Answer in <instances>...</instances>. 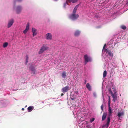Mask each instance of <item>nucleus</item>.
<instances>
[{"label":"nucleus","mask_w":128,"mask_h":128,"mask_svg":"<svg viewBox=\"0 0 128 128\" xmlns=\"http://www.w3.org/2000/svg\"><path fill=\"white\" fill-rule=\"evenodd\" d=\"M84 64H86L88 62H91L92 61V59L91 57L88 56L87 54H86L84 56Z\"/></svg>","instance_id":"nucleus-1"},{"label":"nucleus","mask_w":128,"mask_h":128,"mask_svg":"<svg viewBox=\"0 0 128 128\" xmlns=\"http://www.w3.org/2000/svg\"><path fill=\"white\" fill-rule=\"evenodd\" d=\"M48 49V48L46 45L44 44L41 48L38 53L39 54H41L44 51Z\"/></svg>","instance_id":"nucleus-2"},{"label":"nucleus","mask_w":128,"mask_h":128,"mask_svg":"<svg viewBox=\"0 0 128 128\" xmlns=\"http://www.w3.org/2000/svg\"><path fill=\"white\" fill-rule=\"evenodd\" d=\"M79 17V15L78 14H75L73 13L72 14L70 15L69 18L71 19L75 20L77 19Z\"/></svg>","instance_id":"nucleus-3"},{"label":"nucleus","mask_w":128,"mask_h":128,"mask_svg":"<svg viewBox=\"0 0 128 128\" xmlns=\"http://www.w3.org/2000/svg\"><path fill=\"white\" fill-rule=\"evenodd\" d=\"M107 120L106 123V124L103 125L102 126V128H104V127H106V128H108V126L110 122V118L109 117H108L107 118Z\"/></svg>","instance_id":"nucleus-4"},{"label":"nucleus","mask_w":128,"mask_h":128,"mask_svg":"<svg viewBox=\"0 0 128 128\" xmlns=\"http://www.w3.org/2000/svg\"><path fill=\"white\" fill-rule=\"evenodd\" d=\"M70 89L69 86H68L63 87L62 89V91L63 92H67L68 90Z\"/></svg>","instance_id":"nucleus-5"},{"label":"nucleus","mask_w":128,"mask_h":128,"mask_svg":"<svg viewBox=\"0 0 128 128\" xmlns=\"http://www.w3.org/2000/svg\"><path fill=\"white\" fill-rule=\"evenodd\" d=\"M22 9V8L20 6H17L16 9V13L17 14L20 13L21 12Z\"/></svg>","instance_id":"nucleus-6"},{"label":"nucleus","mask_w":128,"mask_h":128,"mask_svg":"<svg viewBox=\"0 0 128 128\" xmlns=\"http://www.w3.org/2000/svg\"><path fill=\"white\" fill-rule=\"evenodd\" d=\"M46 39L47 40H51L52 39V35L50 33H48L46 34Z\"/></svg>","instance_id":"nucleus-7"},{"label":"nucleus","mask_w":128,"mask_h":128,"mask_svg":"<svg viewBox=\"0 0 128 128\" xmlns=\"http://www.w3.org/2000/svg\"><path fill=\"white\" fill-rule=\"evenodd\" d=\"M32 32L33 36H34L36 35L37 32L36 29L34 28H32Z\"/></svg>","instance_id":"nucleus-8"},{"label":"nucleus","mask_w":128,"mask_h":128,"mask_svg":"<svg viewBox=\"0 0 128 128\" xmlns=\"http://www.w3.org/2000/svg\"><path fill=\"white\" fill-rule=\"evenodd\" d=\"M29 23H28L27 24L26 28L25 30H24L23 32L24 34H26L28 31V30L29 29Z\"/></svg>","instance_id":"nucleus-9"},{"label":"nucleus","mask_w":128,"mask_h":128,"mask_svg":"<svg viewBox=\"0 0 128 128\" xmlns=\"http://www.w3.org/2000/svg\"><path fill=\"white\" fill-rule=\"evenodd\" d=\"M107 115V112H104L103 114L102 117V120L104 121V120L106 117Z\"/></svg>","instance_id":"nucleus-10"},{"label":"nucleus","mask_w":128,"mask_h":128,"mask_svg":"<svg viewBox=\"0 0 128 128\" xmlns=\"http://www.w3.org/2000/svg\"><path fill=\"white\" fill-rule=\"evenodd\" d=\"M14 22V20L12 19L9 21L8 24V28H9L12 25Z\"/></svg>","instance_id":"nucleus-11"},{"label":"nucleus","mask_w":128,"mask_h":128,"mask_svg":"<svg viewBox=\"0 0 128 128\" xmlns=\"http://www.w3.org/2000/svg\"><path fill=\"white\" fill-rule=\"evenodd\" d=\"M111 95L113 98L112 100L114 102H115L117 99V96L115 95L113 93H112Z\"/></svg>","instance_id":"nucleus-12"},{"label":"nucleus","mask_w":128,"mask_h":128,"mask_svg":"<svg viewBox=\"0 0 128 128\" xmlns=\"http://www.w3.org/2000/svg\"><path fill=\"white\" fill-rule=\"evenodd\" d=\"M124 112H118L117 115L118 117L120 118L121 116L124 115Z\"/></svg>","instance_id":"nucleus-13"},{"label":"nucleus","mask_w":128,"mask_h":128,"mask_svg":"<svg viewBox=\"0 0 128 128\" xmlns=\"http://www.w3.org/2000/svg\"><path fill=\"white\" fill-rule=\"evenodd\" d=\"M106 53L111 57H112L113 56L112 53V52L111 51L109 50H107Z\"/></svg>","instance_id":"nucleus-14"},{"label":"nucleus","mask_w":128,"mask_h":128,"mask_svg":"<svg viewBox=\"0 0 128 128\" xmlns=\"http://www.w3.org/2000/svg\"><path fill=\"white\" fill-rule=\"evenodd\" d=\"M80 33V32L79 30H76L75 31L74 33V35L76 36H78Z\"/></svg>","instance_id":"nucleus-15"},{"label":"nucleus","mask_w":128,"mask_h":128,"mask_svg":"<svg viewBox=\"0 0 128 128\" xmlns=\"http://www.w3.org/2000/svg\"><path fill=\"white\" fill-rule=\"evenodd\" d=\"M61 76L63 78H65L66 76V72L65 71H63L61 74Z\"/></svg>","instance_id":"nucleus-16"},{"label":"nucleus","mask_w":128,"mask_h":128,"mask_svg":"<svg viewBox=\"0 0 128 128\" xmlns=\"http://www.w3.org/2000/svg\"><path fill=\"white\" fill-rule=\"evenodd\" d=\"M86 87L89 91L91 90V86L88 83H87L86 85Z\"/></svg>","instance_id":"nucleus-17"},{"label":"nucleus","mask_w":128,"mask_h":128,"mask_svg":"<svg viewBox=\"0 0 128 128\" xmlns=\"http://www.w3.org/2000/svg\"><path fill=\"white\" fill-rule=\"evenodd\" d=\"M33 108V107H32L31 106H30L28 107V112H31Z\"/></svg>","instance_id":"nucleus-18"},{"label":"nucleus","mask_w":128,"mask_h":128,"mask_svg":"<svg viewBox=\"0 0 128 128\" xmlns=\"http://www.w3.org/2000/svg\"><path fill=\"white\" fill-rule=\"evenodd\" d=\"M78 8V5H77L74 8V10H73V13H74V14H75L76 12V10H77V9Z\"/></svg>","instance_id":"nucleus-19"},{"label":"nucleus","mask_w":128,"mask_h":128,"mask_svg":"<svg viewBox=\"0 0 128 128\" xmlns=\"http://www.w3.org/2000/svg\"><path fill=\"white\" fill-rule=\"evenodd\" d=\"M8 44L7 42L4 43L3 44V46L4 48H5L7 46Z\"/></svg>","instance_id":"nucleus-20"},{"label":"nucleus","mask_w":128,"mask_h":128,"mask_svg":"<svg viewBox=\"0 0 128 128\" xmlns=\"http://www.w3.org/2000/svg\"><path fill=\"white\" fill-rule=\"evenodd\" d=\"M107 74V72L106 70H104L103 73V77L104 78H105Z\"/></svg>","instance_id":"nucleus-21"},{"label":"nucleus","mask_w":128,"mask_h":128,"mask_svg":"<svg viewBox=\"0 0 128 128\" xmlns=\"http://www.w3.org/2000/svg\"><path fill=\"white\" fill-rule=\"evenodd\" d=\"M108 112L109 113L112 114V110L110 106H108Z\"/></svg>","instance_id":"nucleus-22"},{"label":"nucleus","mask_w":128,"mask_h":128,"mask_svg":"<svg viewBox=\"0 0 128 128\" xmlns=\"http://www.w3.org/2000/svg\"><path fill=\"white\" fill-rule=\"evenodd\" d=\"M68 1H70V2H71L72 3H74L77 2L78 0H68Z\"/></svg>","instance_id":"nucleus-23"},{"label":"nucleus","mask_w":128,"mask_h":128,"mask_svg":"<svg viewBox=\"0 0 128 128\" xmlns=\"http://www.w3.org/2000/svg\"><path fill=\"white\" fill-rule=\"evenodd\" d=\"M68 2H70V1H68V0H67L66 1V2H65L64 4V8H66V4H68Z\"/></svg>","instance_id":"nucleus-24"},{"label":"nucleus","mask_w":128,"mask_h":128,"mask_svg":"<svg viewBox=\"0 0 128 128\" xmlns=\"http://www.w3.org/2000/svg\"><path fill=\"white\" fill-rule=\"evenodd\" d=\"M121 28L123 30H126V27L124 26H122L121 27Z\"/></svg>","instance_id":"nucleus-25"},{"label":"nucleus","mask_w":128,"mask_h":128,"mask_svg":"<svg viewBox=\"0 0 128 128\" xmlns=\"http://www.w3.org/2000/svg\"><path fill=\"white\" fill-rule=\"evenodd\" d=\"M101 109L102 111H104V106L103 104H102L101 106Z\"/></svg>","instance_id":"nucleus-26"},{"label":"nucleus","mask_w":128,"mask_h":128,"mask_svg":"<svg viewBox=\"0 0 128 128\" xmlns=\"http://www.w3.org/2000/svg\"><path fill=\"white\" fill-rule=\"evenodd\" d=\"M108 50V49H106L105 48L104 49V50L102 49V51L104 52H107V50Z\"/></svg>","instance_id":"nucleus-27"},{"label":"nucleus","mask_w":128,"mask_h":128,"mask_svg":"<svg viewBox=\"0 0 128 128\" xmlns=\"http://www.w3.org/2000/svg\"><path fill=\"white\" fill-rule=\"evenodd\" d=\"M110 101H108V106H110Z\"/></svg>","instance_id":"nucleus-28"},{"label":"nucleus","mask_w":128,"mask_h":128,"mask_svg":"<svg viewBox=\"0 0 128 128\" xmlns=\"http://www.w3.org/2000/svg\"><path fill=\"white\" fill-rule=\"evenodd\" d=\"M31 70L32 71H35V69L34 68L32 67L31 68Z\"/></svg>","instance_id":"nucleus-29"},{"label":"nucleus","mask_w":128,"mask_h":128,"mask_svg":"<svg viewBox=\"0 0 128 128\" xmlns=\"http://www.w3.org/2000/svg\"><path fill=\"white\" fill-rule=\"evenodd\" d=\"M94 118H93L92 119L90 120V122H92L94 121Z\"/></svg>","instance_id":"nucleus-30"},{"label":"nucleus","mask_w":128,"mask_h":128,"mask_svg":"<svg viewBox=\"0 0 128 128\" xmlns=\"http://www.w3.org/2000/svg\"><path fill=\"white\" fill-rule=\"evenodd\" d=\"M111 114H112L109 113L108 116L107 117V118H108V117H109L110 120V116H111Z\"/></svg>","instance_id":"nucleus-31"},{"label":"nucleus","mask_w":128,"mask_h":128,"mask_svg":"<svg viewBox=\"0 0 128 128\" xmlns=\"http://www.w3.org/2000/svg\"><path fill=\"white\" fill-rule=\"evenodd\" d=\"M109 91L111 93V94H112V93H113L112 92V91L111 90V88H110V89L109 90Z\"/></svg>","instance_id":"nucleus-32"},{"label":"nucleus","mask_w":128,"mask_h":128,"mask_svg":"<svg viewBox=\"0 0 128 128\" xmlns=\"http://www.w3.org/2000/svg\"><path fill=\"white\" fill-rule=\"evenodd\" d=\"M32 72L31 73L32 74H35V71H32Z\"/></svg>","instance_id":"nucleus-33"},{"label":"nucleus","mask_w":128,"mask_h":128,"mask_svg":"<svg viewBox=\"0 0 128 128\" xmlns=\"http://www.w3.org/2000/svg\"><path fill=\"white\" fill-rule=\"evenodd\" d=\"M106 44H104V46H103V50H104V49L105 48V47H106Z\"/></svg>","instance_id":"nucleus-34"},{"label":"nucleus","mask_w":128,"mask_h":128,"mask_svg":"<svg viewBox=\"0 0 128 128\" xmlns=\"http://www.w3.org/2000/svg\"><path fill=\"white\" fill-rule=\"evenodd\" d=\"M108 101H110V96H108Z\"/></svg>","instance_id":"nucleus-35"},{"label":"nucleus","mask_w":128,"mask_h":128,"mask_svg":"<svg viewBox=\"0 0 128 128\" xmlns=\"http://www.w3.org/2000/svg\"><path fill=\"white\" fill-rule=\"evenodd\" d=\"M86 79L84 80V84H86Z\"/></svg>","instance_id":"nucleus-36"},{"label":"nucleus","mask_w":128,"mask_h":128,"mask_svg":"<svg viewBox=\"0 0 128 128\" xmlns=\"http://www.w3.org/2000/svg\"><path fill=\"white\" fill-rule=\"evenodd\" d=\"M28 60H27V59H26V64L28 62Z\"/></svg>","instance_id":"nucleus-37"},{"label":"nucleus","mask_w":128,"mask_h":128,"mask_svg":"<svg viewBox=\"0 0 128 128\" xmlns=\"http://www.w3.org/2000/svg\"><path fill=\"white\" fill-rule=\"evenodd\" d=\"M26 59H27V60H28V55L26 56Z\"/></svg>","instance_id":"nucleus-38"},{"label":"nucleus","mask_w":128,"mask_h":128,"mask_svg":"<svg viewBox=\"0 0 128 128\" xmlns=\"http://www.w3.org/2000/svg\"><path fill=\"white\" fill-rule=\"evenodd\" d=\"M114 94H115L116 92V91L115 90H114Z\"/></svg>","instance_id":"nucleus-39"},{"label":"nucleus","mask_w":128,"mask_h":128,"mask_svg":"<svg viewBox=\"0 0 128 128\" xmlns=\"http://www.w3.org/2000/svg\"><path fill=\"white\" fill-rule=\"evenodd\" d=\"M16 0L18 2H20L22 0Z\"/></svg>","instance_id":"nucleus-40"},{"label":"nucleus","mask_w":128,"mask_h":128,"mask_svg":"<svg viewBox=\"0 0 128 128\" xmlns=\"http://www.w3.org/2000/svg\"><path fill=\"white\" fill-rule=\"evenodd\" d=\"M64 95V94H63V93H62V94H61V96H63V95Z\"/></svg>","instance_id":"nucleus-41"},{"label":"nucleus","mask_w":128,"mask_h":128,"mask_svg":"<svg viewBox=\"0 0 128 128\" xmlns=\"http://www.w3.org/2000/svg\"><path fill=\"white\" fill-rule=\"evenodd\" d=\"M22 110H24V108H22Z\"/></svg>","instance_id":"nucleus-42"},{"label":"nucleus","mask_w":128,"mask_h":128,"mask_svg":"<svg viewBox=\"0 0 128 128\" xmlns=\"http://www.w3.org/2000/svg\"><path fill=\"white\" fill-rule=\"evenodd\" d=\"M71 100H74V98H71Z\"/></svg>","instance_id":"nucleus-43"},{"label":"nucleus","mask_w":128,"mask_h":128,"mask_svg":"<svg viewBox=\"0 0 128 128\" xmlns=\"http://www.w3.org/2000/svg\"><path fill=\"white\" fill-rule=\"evenodd\" d=\"M70 2H68V5H69V3H70Z\"/></svg>","instance_id":"nucleus-44"}]
</instances>
